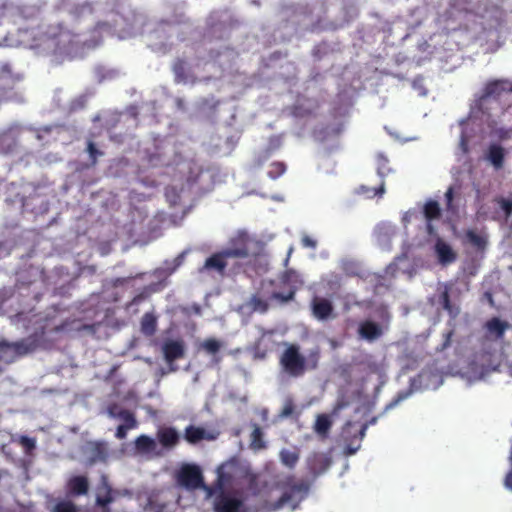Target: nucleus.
<instances>
[{
  "label": "nucleus",
  "instance_id": "f257e3e1",
  "mask_svg": "<svg viewBox=\"0 0 512 512\" xmlns=\"http://www.w3.org/2000/svg\"><path fill=\"white\" fill-rule=\"evenodd\" d=\"M207 25L212 32H230L240 29L241 23L229 11H214L208 19Z\"/></svg>",
  "mask_w": 512,
  "mask_h": 512
},
{
  "label": "nucleus",
  "instance_id": "f03ea898",
  "mask_svg": "<svg viewBox=\"0 0 512 512\" xmlns=\"http://www.w3.org/2000/svg\"><path fill=\"white\" fill-rule=\"evenodd\" d=\"M168 24H185L188 22V18L185 14L181 13L179 16H176L175 19H170L166 21Z\"/></svg>",
  "mask_w": 512,
  "mask_h": 512
}]
</instances>
